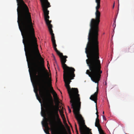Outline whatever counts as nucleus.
I'll return each instance as SVG.
<instances>
[{
  "instance_id": "nucleus-1",
  "label": "nucleus",
  "mask_w": 134,
  "mask_h": 134,
  "mask_svg": "<svg viewBox=\"0 0 134 134\" xmlns=\"http://www.w3.org/2000/svg\"><path fill=\"white\" fill-rule=\"evenodd\" d=\"M48 8H42L44 20L51 36V41L54 49L60 58L61 62L63 69L64 81L70 99V103L73 109V111L80 112L81 102L78 89L77 88H71L69 85V84L71 82V80L74 79L75 76L74 72L75 70L74 68L68 66L65 64L68 57L63 55V53L59 51L56 48L57 45L54 34L52 29L53 26L51 24L52 21L49 19V16L48 15L49 11L48 10Z\"/></svg>"
},
{
  "instance_id": "nucleus-2",
  "label": "nucleus",
  "mask_w": 134,
  "mask_h": 134,
  "mask_svg": "<svg viewBox=\"0 0 134 134\" xmlns=\"http://www.w3.org/2000/svg\"><path fill=\"white\" fill-rule=\"evenodd\" d=\"M23 43L24 45V50L30 74V66L32 74L36 77H38L37 75V74L39 75L42 71H44L47 74L48 78H49L48 84L49 86L50 87L52 93L54 97H57V94L52 86L51 77L49 78V75L44 67V60L40 54L37 43Z\"/></svg>"
},
{
  "instance_id": "nucleus-3",
  "label": "nucleus",
  "mask_w": 134,
  "mask_h": 134,
  "mask_svg": "<svg viewBox=\"0 0 134 134\" xmlns=\"http://www.w3.org/2000/svg\"><path fill=\"white\" fill-rule=\"evenodd\" d=\"M96 7L95 18L91 19L88 36V42L85 48L87 59H99L98 36L100 13L98 10L100 4H97Z\"/></svg>"
},
{
  "instance_id": "nucleus-4",
  "label": "nucleus",
  "mask_w": 134,
  "mask_h": 134,
  "mask_svg": "<svg viewBox=\"0 0 134 134\" xmlns=\"http://www.w3.org/2000/svg\"><path fill=\"white\" fill-rule=\"evenodd\" d=\"M89 70H86V74L88 75L91 78V80L95 83H97L96 91L93 95L91 96L90 99L94 101L96 104L97 112V118H98V113L97 106V95L98 91V82L100 80L101 74L102 71L101 70V66L100 61H86Z\"/></svg>"
},
{
  "instance_id": "nucleus-5",
  "label": "nucleus",
  "mask_w": 134,
  "mask_h": 134,
  "mask_svg": "<svg viewBox=\"0 0 134 134\" xmlns=\"http://www.w3.org/2000/svg\"><path fill=\"white\" fill-rule=\"evenodd\" d=\"M59 111L60 114L63 113V111L62 110H60L59 109L58 107L54 109L53 111H52V119L51 120L49 121V125L52 131V134H54V133L56 125V119H57L60 122L62 127L64 128L65 130V132H63L62 134H67L64 126L62 124L60 119L59 118L58 113Z\"/></svg>"
},
{
  "instance_id": "nucleus-6",
  "label": "nucleus",
  "mask_w": 134,
  "mask_h": 134,
  "mask_svg": "<svg viewBox=\"0 0 134 134\" xmlns=\"http://www.w3.org/2000/svg\"><path fill=\"white\" fill-rule=\"evenodd\" d=\"M38 83H36V88H35L34 86V91L36 94V96L38 98V90L39 93L41 98L43 101H45L46 97V82L44 79H41V80H38Z\"/></svg>"
},
{
  "instance_id": "nucleus-7",
  "label": "nucleus",
  "mask_w": 134,
  "mask_h": 134,
  "mask_svg": "<svg viewBox=\"0 0 134 134\" xmlns=\"http://www.w3.org/2000/svg\"><path fill=\"white\" fill-rule=\"evenodd\" d=\"M95 126L97 127L99 134L103 132L100 124L99 120L98 118H97L96 119Z\"/></svg>"
},
{
  "instance_id": "nucleus-8",
  "label": "nucleus",
  "mask_w": 134,
  "mask_h": 134,
  "mask_svg": "<svg viewBox=\"0 0 134 134\" xmlns=\"http://www.w3.org/2000/svg\"><path fill=\"white\" fill-rule=\"evenodd\" d=\"M49 97H50V98H51V101H52V106L53 108H54V105H53V103L52 102V100L53 99H52V97L51 95L50 94H49Z\"/></svg>"
},
{
  "instance_id": "nucleus-9",
  "label": "nucleus",
  "mask_w": 134,
  "mask_h": 134,
  "mask_svg": "<svg viewBox=\"0 0 134 134\" xmlns=\"http://www.w3.org/2000/svg\"><path fill=\"white\" fill-rule=\"evenodd\" d=\"M47 119H46V120L45 121V124H46V126L47 127L48 129H49V127L48 125V123L47 122Z\"/></svg>"
},
{
  "instance_id": "nucleus-10",
  "label": "nucleus",
  "mask_w": 134,
  "mask_h": 134,
  "mask_svg": "<svg viewBox=\"0 0 134 134\" xmlns=\"http://www.w3.org/2000/svg\"><path fill=\"white\" fill-rule=\"evenodd\" d=\"M100 0H95L97 4H100Z\"/></svg>"
},
{
  "instance_id": "nucleus-11",
  "label": "nucleus",
  "mask_w": 134,
  "mask_h": 134,
  "mask_svg": "<svg viewBox=\"0 0 134 134\" xmlns=\"http://www.w3.org/2000/svg\"><path fill=\"white\" fill-rule=\"evenodd\" d=\"M60 115L62 118H63V117L64 118V115L63 114V113L60 114Z\"/></svg>"
},
{
  "instance_id": "nucleus-12",
  "label": "nucleus",
  "mask_w": 134,
  "mask_h": 134,
  "mask_svg": "<svg viewBox=\"0 0 134 134\" xmlns=\"http://www.w3.org/2000/svg\"><path fill=\"white\" fill-rule=\"evenodd\" d=\"M44 131L45 133H46L47 134H48L49 133V132L48 131H46L45 130H44Z\"/></svg>"
},
{
  "instance_id": "nucleus-13",
  "label": "nucleus",
  "mask_w": 134,
  "mask_h": 134,
  "mask_svg": "<svg viewBox=\"0 0 134 134\" xmlns=\"http://www.w3.org/2000/svg\"><path fill=\"white\" fill-rule=\"evenodd\" d=\"M68 109H69V113H71V110H70V108H69V107H68Z\"/></svg>"
},
{
  "instance_id": "nucleus-14",
  "label": "nucleus",
  "mask_w": 134,
  "mask_h": 134,
  "mask_svg": "<svg viewBox=\"0 0 134 134\" xmlns=\"http://www.w3.org/2000/svg\"><path fill=\"white\" fill-rule=\"evenodd\" d=\"M76 129V131L77 132V134H78V131L77 128H76V129Z\"/></svg>"
},
{
  "instance_id": "nucleus-15",
  "label": "nucleus",
  "mask_w": 134,
  "mask_h": 134,
  "mask_svg": "<svg viewBox=\"0 0 134 134\" xmlns=\"http://www.w3.org/2000/svg\"><path fill=\"white\" fill-rule=\"evenodd\" d=\"M103 119H105V117L104 116H103Z\"/></svg>"
},
{
  "instance_id": "nucleus-16",
  "label": "nucleus",
  "mask_w": 134,
  "mask_h": 134,
  "mask_svg": "<svg viewBox=\"0 0 134 134\" xmlns=\"http://www.w3.org/2000/svg\"><path fill=\"white\" fill-rule=\"evenodd\" d=\"M48 65H48V64H47V67H48V69H49V67L48 66Z\"/></svg>"
},
{
  "instance_id": "nucleus-17",
  "label": "nucleus",
  "mask_w": 134,
  "mask_h": 134,
  "mask_svg": "<svg viewBox=\"0 0 134 134\" xmlns=\"http://www.w3.org/2000/svg\"><path fill=\"white\" fill-rule=\"evenodd\" d=\"M75 129H76V128H77V125H76L75 124Z\"/></svg>"
},
{
  "instance_id": "nucleus-18",
  "label": "nucleus",
  "mask_w": 134,
  "mask_h": 134,
  "mask_svg": "<svg viewBox=\"0 0 134 134\" xmlns=\"http://www.w3.org/2000/svg\"><path fill=\"white\" fill-rule=\"evenodd\" d=\"M99 134H105L104 133V132H102L101 133H100Z\"/></svg>"
},
{
  "instance_id": "nucleus-19",
  "label": "nucleus",
  "mask_w": 134,
  "mask_h": 134,
  "mask_svg": "<svg viewBox=\"0 0 134 134\" xmlns=\"http://www.w3.org/2000/svg\"><path fill=\"white\" fill-rule=\"evenodd\" d=\"M114 4H113V8L114 7Z\"/></svg>"
},
{
  "instance_id": "nucleus-20",
  "label": "nucleus",
  "mask_w": 134,
  "mask_h": 134,
  "mask_svg": "<svg viewBox=\"0 0 134 134\" xmlns=\"http://www.w3.org/2000/svg\"><path fill=\"white\" fill-rule=\"evenodd\" d=\"M103 114H104V112L103 111Z\"/></svg>"
},
{
  "instance_id": "nucleus-21",
  "label": "nucleus",
  "mask_w": 134,
  "mask_h": 134,
  "mask_svg": "<svg viewBox=\"0 0 134 134\" xmlns=\"http://www.w3.org/2000/svg\"><path fill=\"white\" fill-rule=\"evenodd\" d=\"M53 57H54V59H55V57H54V56H53Z\"/></svg>"
}]
</instances>
